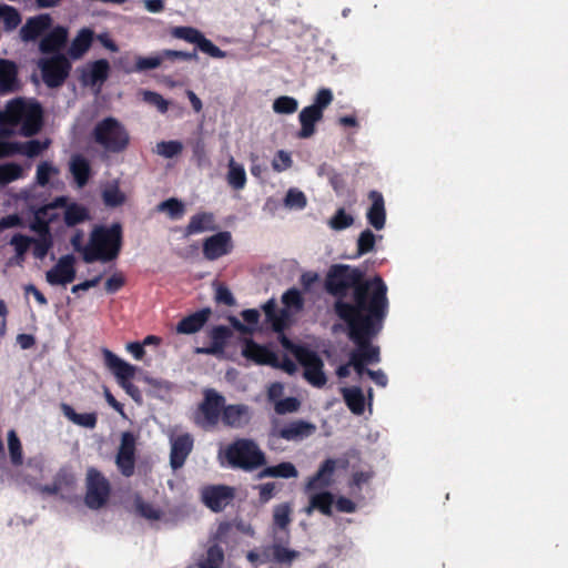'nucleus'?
I'll list each match as a JSON object with an SVG mask.
<instances>
[{
	"mask_svg": "<svg viewBox=\"0 0 568 568\" xmlns=\"http://www.w3.org/2000/svg\"><path fill=\"white\" fill-rule=\"evenodd\" d=\"M343 399L349 410L355 415H362L365 410V396L359 387H344L341 389Z\"/></svg>",
	"mask_w": 568,
	"mask_h": 568,
	"instance_id": "nucleus-32",
	"label": "nucleus"
},
{
	"mask_svg": "<svg viewBox=\"0 0 568 568\" xmlns=\"http://www.w3.org/2000/svg\"><path fill=\"white\" fill-rule=\"evenodd\" d=\"M310 495V506L306 509V513L310 515L313 509L320 510L324 515L332 514V505L334 503V497L328 491H312L307 493Z\"/></svg>",
	"mask_w": 568,
	"mask_h": 568,
	"instance_id": "nucleus-35",
	"label": "nucleus"
},
{
	"mask_svg": "<svg viewBox=\"0 0 568 568\" xmlns=\"http://www.w3.org/2000/svg\"><path fill=\"white\" fill-rule=\"evenodd\" d=\"M282 345L290 349L304 367V376L310 384L316 387L325 385L326 376L323 372V362L315 352L303 346L293 345L284 336L282 337Z\"/></svg>",
	"mask_w": 568,
	"mask_h": 568,
	"instance_id": "nucleus-7",
	"label": "nucleus"
},
{
	"mask_svg": "<svg viewBox=\"0 0 568 568\" xmlns=\"http://www.w3.org/2000/svg\"><path fill=\"white\" fill-rule=\"evenodd\" d=\"M8 446L11 462L20 465L22 463V447L14 430H10L8 434Z\"/></svg>",
	"mask_w": 568,
	"mask_h": 568,
	"instance_id": "nucleus-52",
	"label": "nucleus"
},
{
	"mask_svg": "<svg viewBox=\"0 0 568 568\" xmlns=\"http://www.w3.org/2000/svg\"><path fill=\"white\" fill-rule=\"evenodd\" d=\"M68 30L63 27L52 29L40 42L43 53L58 52L65 43Z\"/></svg>",
	"mask_w": 568,
	"mask_h": 568,
	"instance_id": "nucleus-30",
	"label": "nucleus"
},
{
	"mask_svg": "<svg viewBox=\"0 0 568 568\" xmlns=\"http://www.w3.org/2000/svg\"><path fill=\"white\" fill-rule=\"evenodd\" d=\"M10 245L14 250V263L22 265L26 261V255L30 248L34 247V237L23 235L21 233L14 234L10 240Z\"/></svg>",
	"mask_w": 568,
	"mask_h": 568,
	"instance_id": "nucleus-34",
	"label": "nucleus"
},
{
	"mask_svg": "<svg viewBox=\"0 0 568 568\" xmlns=\"http://www.w3.org/2000/svg\"><path fill=\"white\" fill-rule=\"evenodd\" d=\"M242 354L245 358L253 361L256 364H266L277 366V356L266 346L256 344L251 339H246L242 348Z\"/></svg>",
	"mask_w": 568,
	"mask_h": 568,
	"instance_id": "nucleus-20",
	"label": "nucleus"
},
{
	"mask_svg": "<svg viewBox=\"0 0 568 568\" xmlns=\"http://www.w3.org/2000/svg\"><path fill=\"white\" fill-rule=\"evenodd\" d=\"M211 339L212 344L220 345V348L223 351L225 341L229 336V328L225 326H216L211 331Z\"/></svg>",
	"mask_w": 568,
	"mask_h": 568,
	"instance_id": "nucleus-61",
	"label": "nucleus"
},
{
	"mask_svg": "<svg viewBox=\"0 0 568 568\" xmlns=\"http://www.w3.org/2000/svg\"><path fill=\"white\" fill-rule=\"evenodd\" d=\"M274 525L280 529H286L291 523V508L287 504L278 505L273 513Z\"/></svg>",
	"mask_w": 568,
	"mask_h": 568,
	"instance_id": "nucleus-49",
	"label": "nucleus"
},
{
	"mask_svg": "<svg viewBox=\"0 0 568 568\" xmlns=\"http://www.w3.org/2000/svg\"><path fill=\"white\" fill-rule=\"evenodd\" d=\"M374 245L375 235L373 232L369 230L362 232L357 241L358 254L363 255L371 252L374 248Z\"/></svg>",
	"mask_w": 568,
	"mask_h": 568,
	"instance_id": "nucleus-57",
	"label": "nucleus"
},
{
	"mask_svg": "<svg viewBox=\"0 0 568 568\" xmlns=\"http://www.w3.org/2000/svg\"><path fill=\"white\" fill-rule=\"evenodd\" d=\"M282 302L285 305V310L281 314L276 313V304L273 300L268 301L264 306V313L266 321L272 325L275 332H282L286 324L290 312H298L303 307V298L298 290H288L282 296Z\"/></svg>",
	"mask_w": 568,
	"mask_h": 568,
	"instance_id": "nucleus-8",
	"label": "nucleus"
},
{
	"mask_svg": "<svg viewBox=\"0 0 568 568\" xmlns=\"http://www.w3.org/2000/svg\"><path fill=\"white\" fill-rule=\"evenodd\" d=\"M221 463L233 468L253 470L266 463L263 450L252 439L241 438L225 446L219 453Z\"/></svg>",
	"mask_w": 568,
	"mask_h": 568,
	"instance_id": "nucleus-5",
	"label": "nucleus"
},
{
	"mask_svg": "<svg viewBox=\"0 0 568 568\" xmlns=\"http://www.w3.org/2000/svg\"><path fill=\"white\" fill-rule=\"evenodd\" d=\"M300 403L294 397H287L284 399L276 400L275 403V412L277 414H286V413H293L298 409Z\"/></svg>",
	"mask_w": 568,
	"mask_h": 568,
	"instance_id": "nucleus-59",
	"label": "nucleus"
},
{
	"mask_svg": "<svg viewBox=\"0 0 568 568\" xmlns=\"http://www.w3.org/2000/svg\"><path fill=\"white\" fill-rule=\"evenodd\" d=\"M75 257L71 254L61 256L58 262L45 273V280L50 285L70 284L75 278Z\"/></svg>",
	"mask_w": 568,
	"mask_h": 568,
	"instance_id": "nucleus-15",
	"label": "nucleus"
},
{
	"mask_svg": "<svg viewBox=\"0 0 568 568\" xmlns=\"http://www.w3.org/2000/svg\"><path fill=\"white\" fill-rule=\"evenodd\" d=\"M214 215L212 213H199L191 217L186 226V234H197L214 230Z\"/></svg>",
	"mask_w": 568,
	"mask_h": 568,
	"instance_id": "nucleus-37",
	"label": "nucleus"
},
{
	"mask_svg": "<svg viewBox=\"0 0 568 568\" xmlns=\"http://www.w3.org/2000/svg\"><path fill=\"white\" fill-rule=\"evenodd\" d=\"M323 118V113L312 106L304 108L300 115L301 131L298 132V136L302 139H307L315 133V124L321 121Z\"/></svg>",
	"mask_w": 568,
	"mask_h": 568,
	"instance_id": "nucleus-29",
	"label": "nucleus"
},
{
	"mask_svg": "<svg viewBox=\"0 0 568 568\" xmlns=\"http://www.w3.org/2000/svg\"><path fill=\"white\" fill-rule=\"evenodd\" d=\"M266 556H272L273 560L278 564L291 565L294 559L298 557V551L292 550L285 545L274 542L271 547L265 549Z\"/></svg>",
	"mask_w": 568,
	"mask_h": 568,
	"instance_id": "nucleus-40",
	"label": "nucleus"
},
{
	"mask_svg": "<svg viewBox=\"0 0 568 568\" xmlns=\"http://www.w3.org/2000/svg\"><path fill=\"white\" fill-rule=\"evenodd\" d=\"M141 94L146 103L154 105L160 112L165 113L168 111L169 102L159 93L144 90Z\"/></svg>",
	"mask_w": 568,
	"mask_h": 568,
	"instance_id": "nucleus-55",
	"label": "nucleus"
},
{
	"mask_svg": "<svg viewBox=\"0 0 568 568\" xmlns=\"http://www.w3.org/2000/svg\"><path fill=\"white\" fill-rule=\"evenodd\" d=\"M326 290L334 296L335 312L344 321L339 307L346 306L354 318L363 321L371 312H379L378 320H384L388 310L387 286L379 276L362 281V273L348 266H334L326 278Z\"/></svg>",
	"mask_w": 568,
	"mask_h": 568,
	"instance_id": "nucleus-1",
	"label": "nucleus"
},
{
	"mask_svg": "<svg viewBox=\"0 0 568 568\" xmlns=\"http://www.w3.org/2000/svg\"><path fill=\"white\" fill-rule=\"evenodd\" d=\"M41 125L42 109L34 100L16 98L0 110V139L16 133L31 136L40 131Z\"/></svg>",
	"mask_w": 568,
	"mask_h": 568,
	"instance_id": "nucleus-3",
	"label": "nucleus"
},
{
	"mask_svg": "<svg viewBox=\"0 0 568 568\" xmlns=\"http://www.w3.org/2000/svg\"><path fill=\"white\" fill-rule=\"evenodd\" d=\"M272 166L276 172H282L290 169L292 166V159L290 153L285 151H278L272 162Z\"/></svg>",
	"mask_w": 568,
	"mask_h": 568,
	"instance_id": "nucleus-60",
	"label": "nucleus"
},
{
	"mask_svg": "<svg viewBox=\"0 0 568 568\" xmlns=\"http://www.w3.org/2000/svg\"><path fill=\"white\" fill-rule=\"evenodd\" d=\"M60 170L50 161L39 163L36 173V181L40 186L53 185L58 179Z\"/></svg>",
	"mask_w": 568,
	"mask_h": 568,
	"instance_id": "nucleus-38",
	"label": "nucleus"
},
{
	"mask_svg": "<svg viewBox=\"0 0 568 568\" xmlns=\"http://www.w3.org/2000/svg\"><path fill=\"white\" fill-rule=\"evenodd\" d=\"M171 36L196 44L202 52L212 58L222 59L226 57L224 51L217 48L211 40L206 39L197 29L192 27H174L171 30Z\"/></svg>",
	"mask_w": 568,
	"mask_h": 568,
	"instance_id": "nucleus-11",
	"label": "nucleus"
},
{
	"mask_svg": "<svg viewBox=\"0 0 568 568\" xmlns=\"http://www.w3.org/2000/svg\"><path fill=\"white\" fill-rule=\"evenodd\" d=\"M102 355L106 367L113 373L119 385L134 402L141 404L142 394L140 389L131 382L134 378L138 368L134 365L123 361L106 348L102 351Z\"/></svg>",
	"mask_w": 568,
	"mask_h": 568,
	"instance_id": "nucleus-6",
	"label": "nucleus"
},
{
	"mask_svg": "<svg viewBox=\"0 0 568 568\" xmlns=\"http://www.w3.org/2000/svg\"><path fill=\"white\" fill-rule=\"evenodd\" d=\"M103 200L106 205L116 206L125 201V196L119 190L118 184H110L103 190Z\"/></svg>",
	"mask_w": 568,
	"mask_h": 568,
	"instance_id": "nucleus-53",
	"label": "nucleus"
},
{
	"mask_svg": "<svg viewBox=\"0 0 568 568\" xmlns=\"http://www.w3.org/2000/svg\"><path fill=\"white\" fill-rule=\"evenodd\" d=\"M315 430L316 426L314 424L304 420H295L276 430L274 435L286 440L296 442L310 437Z\"/></svg>",
	"mask_w": 568,
	"mask_h": 568,
	"instance_id": "nucleus-21",
	"label": "nucleus"
},
{
	"mask_svg": "<svg viewBox=\"0 0 568 568\" xmlns=\"http://www.w3.org/2000/svg\"><path fill=\"white\" fill-rule=\"evenodd\" d=\"M369 199L372 205L367 212L368 222L376 230H382L386 217L383 195L377 191H372Z\"/></svg>",
	"mask_w": 568,
	"mask_h": 568,
	"instance_id": "nucleus-28",
	"label": "nucleus"
},
{
	"mask_svg": "<svg viewBox=\"0 0 568 568\" xmlns=\"http://www.w3.org/2000/svg\"><path fill=\"white\" fill-rule=\"evenodd\" d=\"M61 410L70 422L78 426L92 429L97 425L98 417L95 413L79 414L68 404H62Z\"/></svg>",
	"mask_w": 568,
	"mask_h": 568,
	"instance_id": "nucleus-36",
	"label": "nucleus"
},
{
	"mask_svg": "<svg viewBox=\"0 0 568 568\" xmlns=\"http://www.w3.org/2000/svg\"><path fill=\"white\" fill-rule=\"evenodd\" d=\"M204 504L214 511L224 509L234 498V489L227 486H210L203 489Z\"/></svg>",
	"mask_w": 568,
	"mask_h": 568,
	"instance_id": "nucleus-19",
	"label": "nucleus"
},
{
	"mask_svg": "<svg viewBox=\"0 0 568 568\" xmlns=\"http://www.w3.org/2000/svg\"><path fill=\"white\" fill-rule=\"evenodd\" d=\"M0 20L7 30H13L20 24L21 17L13 7L3 4L0 6Z\"/></svg>",
	"mask_w": 568,
	"mask_h": 568,
	"instance_id": "nucleus-47",
	"label": "nucleus"
},
{
	"mask_svg": "<svg viewBox=\"0 0 568 568\" xmlns=\"http://www.w3.org/2000/svg\"><path fill=\"white\" fill-rule=\"evenodd\" d=\"M232 247L233 242L231 233L219 232L204 241L203 254L207 260L214 261L229 254L232 251Z\"/></svg>",
	"mask_w": 568,
	"mask_h": 568,
	"instance_id": "nucleus-17",
	"label": "nucleus"
},
{
	"mask_svg": "<svg viewBox=\"0 0 568 568\" xmlns=\"http://www.w3.org/2000/svg\"><path fill=\"white\" fill-rule=\"evenodd\" d=\"M109 493L108 480L98 470L89 469L87 475V505L90 508H100L106 501Z\"/></svg>",
	"mask_w": 568,
	"mask_h": 568,
	"instance_id": "nucleus-12",
	"label": "nucleus"
},
{
	"mask_svg": "<svg viewBox=\"0 0 568 568\" xmlns=\"http://www.w3.org/2000/svg\"><path fill=\"white\" fill-rule=\"evenodd\" d=\"M183 145L179 141H163L156 144V153L163 158L171 159L181 153Z\"/></svg>",
	"mask_w": 568,
	"mask_h": 568,
	"instance_id": "nucleus-51",
	"label": "nucleus"
},
{
	"mask_svg": "<svg viewBox=\"0 0 568 568\" xmlns=\"http://www.w3.org/2000/svg\"><path fill=\"white\" fill-rule=\"evenodd\" d=\"M298 103L294 98L280 97L273 103V110L281 114H292L297 110Z\"/></svg>",
	"mask_w": 568,
	"mask_h": 568,
	"instance_id": "nucleus-50",
	"label": "nucleus"
},
{
	"mask_svg": "<svg viewBox=\"0 0 568 568\" xmlns=\"http://www.w3.org/2000/svg\"><path fill=\"white\" fill-rule=\"evenodd\" d=\"M24 170L20 164L6 163L0 165V184H7L23 176Z\"/></svg>",
	"mask_w": 568,
	"mask_h": 568,
	"instance_id": "nucleus-46",
	"label": "nucleus"
},
{
	"mask_svg": "<svg viewBox=\"0 0 568 568\" xmlns=\"http://www.w3.org/2000/svg\"><path fill=\"white\" fill-rule=\"evenodd\" d=\"M124 276L121 273H115L105 282V290L109 293H115L124 285Z\"/></svg>",
	"mask_w": 568,
	"mask_h": 568,
	"instance_id": "nucleus-63",
	"label": "nucleus"
},
{
	"mask_svg": "<svg viewBox=\"0 0 568 568\" xmlns=\"http://www.w3.org/2000/svg\"><path fill=\"white\" fill-rule=\"evenodd\" d=\"M339 313L347 324L349 339L356 345L349 354L352 367L358 376L367 374L368 369H365V365L378 363L381 359L379 348L371 344V338L382 329L384 320H378L379 312H371L363 321L355 320L352 311L342 305Z\"/></svg>",
	"mask_w": 568,
	"mask_h": 568,
	"instance_id": "nucleus-2",
	"label": "nucleus"
},
{
	"mask_svg": "<svg viewBox=\"0 0 568 568\" xmlns=\"http://www.w3.org/2000/svg\"><path fill=\"white\" fill-rule=\"evenodd\" d=\"M109 70L110 65L106 60H98L89 64L82 73L83 83L92 87L98 85L100 88L106 80Z\"/></svg>",
	"mask_w": 568,
	"mask_h": 568,
	"instance_id": "nucleus-26",
	"label": "nucleus"
},
{
	"mask_svg": "<svg viewBox=\"0 0 568 568\" xmlns=\"http://www.w3.org/2000/svg\"><path fill=\"white\" fill-rule=\"evenodd\" d=\"M88 219V211L84 206L71 203L63 205V221L68 226L77 225Z\"/></svg>",
	"mask_w": 568,
	"mask_h": 568,
	"instance_id": "nucleus-43",
	"label": "nucleus"
},
{
	"mask_svg": "<svg viewBox=\"0 0 568 568\" xmlns=\"http://www.w3.org/2000/svg\"><path fill=\"white\" fill-rule=\"evenodd\" d=\"M251 412L245 405H230L223 408L222 420L226 426L241 428L248 424Z\"/></svg>",
	"mask_w": 568,
	"mask_h": 568,
	"instance_id": "nucleus-25",
	"label": "nucleus"
},
{
	"mask_svg": "<svg viewBox=\"0 0 568 568\" xmlns=\"http://www.w3.org/2000/svg\"><path fill=\"white\" fill-rule=\"evenodd\" d=\"M44 212H34V219L30 224L31 231L38 234L34 237L33 256L38 260H43L53 246V240L50 232V226L47 224Z\"/></svg>",
	"mask_w": 568,
	"mask_h": 568,
	"instance_id": "nucleus-13",
	"label": "nucleus"
},
{
	"mask_svg": "<svg viewBox=\"0 0 568 568\" xmlns=\"http://www.w3.org/2000/svg\"><path fill=\"white\" fill-rule=\"evenodd\" d=\"M51 27V18L49 14H40L31 18L22 27L20 33L24 41L34 40Z\"/></svg>",
	"mask_w": 568,
	"mask_h": 568,
	"instance_id": "nucleus-27",
	"label": "nucleus"
},
{
	"mask_svg": "<svg viewBox=\"0 0 568 568\" xmlns=\"http://www.w3.org/2000/svg\"><path fill=\"white\" fill-rule=\"evenodd\" d=\"M70 171L74 176L78 186H84L90 176V165L88 161L81 155L73 156L70 162Z\"/></svg>",
	"mask_w": 568,
	"mask_h": 568,
	"instance_id": "nucleus-41",
	"label": "nucleus"
},
{
	"mask_svg": "<svg viewBox=\"0 0 568 568\" xmlns=\"http://www.w3.org/2000/svg\"><path fill=\"white\" fill-rule=\"evenodd\" d=\"M223 560V550L219 546H212L209 548L206 558L203 562H211L222 567Z\"/></svg>",
	"mask_w": 568,
	"mask_h": 568,
	"instance_id": "nucleus-62",
	"label": "nucleus"
},
{
	"mask_svg": "<svg viewBox=\"0 0 568 568\" xmlns=\"http://www.w3.org/2000/svg\"><path fill=\"white\" fill-rule=\"evenodd\" d=\"M285 205L290 209H303L306 205V197L303 192L291 189L285 196Z\"/></svg>",
	"mask_w": 568,
	"mask_h": 568,
	"instance_id": "nucleus-56",
	"label": "nucleus"
},
{
	"mask_svg": "<svg viewBox=\"0 0 568 568\" xmlns=\"http://www.w3.org/2000/svg\"><path fill=\"white\" fill-rule=\"evenodd\" d=\"M224 398L214 390L205 393V399L200 406L196 423L202 427L214 426L223 414Z\"/></svg>",
	"mask_w": 568,
	"mask_h": 568,
	"instance_id": "nucleus-14",
	"label": "nucleus"
},
{
	"mask_svg": "<svg viewBox=\"0 0 568 568\" xmlns=\"http://www.w3.org/2000/svg\"><path fill=\"white\" fill-rule=\"evenodd\" d=\"M354 219L345 210L339 209L336 214L328 221V225L334 230H343L353 224Z\"/></svg>",
	"mask_w": 568,
	"mask_h": 568,
	"instance_id": "nucleus-54",
	"label": "nucleus"
},
{
	"mask_svg": "<svg viewBox=\"0 0 568 568\" xmlns=\"http://www.w3.org/2000/svg\"><path fill=\"white\" fill-rule=\"evenodd\" d=\"M171 454L170 463L173 469L183 466L186 457L193 448V438L187 433L171 432L170 435Z\"/></svg>",
	"mask_w": 568,
	"mask_h": 568,
	"instance_id": "nucleus-16",
	"label": "nucleus"
},
{
	"mask_svg": "<svg viewBox=\"0 0 568 568\" xmlns=\"http://www.w3.org/2000/svg\"><path fill=\"white\" fill-rule=\"evenodd\" d=\"M121 248V226L114 224L110 227H95L91 233L90 242L83 248V260L87 263L94 261L109 262L114 260Z\"/></svg>",
	"mask_w": 568,
	"mask_h": 568,
	"instance_id": "nucleus-4",
	"label": "nucleus"
},
{
	"mask_svg": "<svg viewBox=\"0 0 568 568\" xmlns=\"http://www.w3.org/2000/svg\"><path fill=\"white\" fill-rule=\"evenodd\" d=\"M210 311L202 310L184 317L176 326V332L180 334H193L199 332L206 321L209 320Z\"/></svg>",
	"mask_w": 568,
	"mask_h": 568,
	"instance_id": "nucleus-31",
	"label": "nucleus"
},
{
	"mask_svg": "<svg viewBox=\"0 0 568 568\" xmlns=\"http://www.w3.org/2000/svg\"><path fill=\"white\" fill-rule=\"evenodd\" d=\"M226 181L235 190H242L246 184V173L244 166L237 163L232 156L227 164Z\"/></svg>",
	"mask_w": 568,
	"mask_h": 568,
	"instance_id": "nucleus-39",
	"label": "nucleus"
},
{
	"mask_svg": "<svg viewBox=\"0 0 568 568\" xmlns=\"http://www.w3.org/2000/svg\"><path fill=\"white\" fill-rule=\"evenodd\" d=\"M216 300L225 305H233L234 298L230 290L224 285H217L215 292Z\"/></svg>",
	"mask_w": 568,
	"mask_h": 568,
	"instance_id": "nucleus-64",
	"label": "nucleus"
},
{
	"mask_svg": "<svg viewBox=\"0 0 568 568\" xmlns=\"http://www.w3.org/2000/svg\"><path fill=\"white\" fill-rule=\"evenodd\" d=\"M94 139L104 149L112 152H120L129 144L128 132L112 118L103 120L95 126Z\"/></svg>",
	"mask_w": 568,
	"mask_h": 568,
	"instance_id": "nucleus-9",
	"label": "nucleus"
},
{
	"mask_svg": "<svg viewBox=\"0 0 568 568\" xmlns=\"http://www.w3.org/2000/svg\"><path fill=\"white\" fill-rule=\"evenodd\" d=\"M333 101V93L329 89H321L315 97L312 108L320 110L322 113L326 106Z\"/></svg>",
	"mask_w": 568,
	"mask_h": 568,
	"instance_id": "nucleus-58",
	"label": "nucleus"
},
{
	"mask_svg": "<svg viewBox=\"0 0 568 568\" xmlns=\"http://www.w3.org/2000/svg\"><path fill=\"white\" fill-rule=\"evenodd\" d=\"M92 40L93 31L88 28L81 29L71 42L69 55L72 59H80L90 49Z\"/></svg>",
	"mask_w": 568,
	"mask_h": 568,
	"instance_id": "nucleus-33",
	"label": "nucleus"
},
{
	"mask_svg": "<svg viewBox=\"0 0 568 568\" xmlns=\"http://www.w3.org/2000/svg\"><path fill=\"white\" fill-rule=\"evenodd\" d=\"M39 68L42 72L43 81L49 87L60 85L69 74L70 63L62 54L41 59Z\"/></svg>",
	"mask_w": 568,
	"mask_h": 568,
	"instance_id": "nucleus-10",
	"label": "nucleus"
},
{
	"mask_svg": "<svg viewBox=\"0 0 568 568\" xmlns=\"http://www.w3.org/2000/svg\"><path fill=\"white\" fill-rule=\"evenodd\" d=\"M65 204V197H58L54 202L38 209V212L45 211V222L50 226L55 222L63 219V205Z\"/></svg>",
	"mask_w": 568,
	"mask_h": 568,
	"instance_id": "nucleus-45",
	"label": "nucleus"
},
{
	"mask_svg": "<svg viewBox=\"0 0 568 568\" xmlns=\"http://www.w3.org/2000/svg\"><path fill=\"white\" fill-rule=\"evenodd\" d=\"M18 88V67L14 62L0 59V95L11 93Z\"/></svg>",
	"mask_w": 568,
	"mask_h": 568,
	"instance_id": "nucleus-24",
	"label": "nucleus"
},
{
	"mask_svg": "<svg viewBox=\"0 0 568 568\" xmlns=\"http://www.w3.org/2000/svg\"><path fill=\"white\" fill-rule=\"evenodd\" d=\"M135 438L131 433H123L121 446L116 456V466L120 471L129 477L134 471Z\"/></svg>",
	"mask_w": 568,
	"mask_h": 568,
	"instance_id": "nucleus-18",
	"label": "nucleus"
},
{
	"mask_svg": "<svg viewBox=\"0 0 568 568\" xmlns=\"http://www.w3.org/2000/svg\"><path fill=\"white\" fill-rule=\"evenodd\" d=\"M0 145L3 148V152L0 156L13 154V153H20L29 158L37 156L41 154L44 150H47L50 145L49 140H31L24 143H13V144H2Z\"/></svg>",
	"mask_w": 568,
	"mask_h": 568,
	"instance_id": "nucleus-22",
	"label": "nucleus"
},
{
	"mask_svg": "<svg viewBox=\"0 0 568 568\" xmlns=\"http://www.w3.org/2000/svg\"><path fill=\"white\" fill-rule=\"evenodd\" d=\"M159 211L166 212L171 219H180L184 214V204L176 199H169L158 206Z\"/></svg>",
	"mask_w": 568,
	"mask_h": 568,
	"instance_id": "nucleus-48",
	"label": "nucleus"
},
{
	"mask_svg": "<svg viewBox=\"0 0 568 568\" xmlns=\"http://www.w3.org/2000/svg\"><path fill=\"white\" fill-rule=\"evenodd\" d=\"M335 467L336 462L334 459L325 460L318 471L308 479L305 491L312 493L328 487L332 483Z\"/></svg>",
	"mask_w": 568,
	"mask_h": 568,
	"instance_id": "nucleus-23",
	"label": "nucleus"
},
{
	"mask_svg": "<svg viewBox=\"0 0 568 568\" xmlns=\"http://www.w3.org/2000/svg\"><path fill=\"white\" fill-rule=\"evenodd\" d=\"M164 61L163 52H159L156 54H152L150 57H136L134 67H124V71L128 73L131 72H142L146 70H153L159 68Z\"/></svg>",
	"mask_w": 568,
	"mask_h": 568,
	"instance_id": "nucleus-42",
	"label": "nucleus"
},
{
	"mask_svg": "<svg viewBox=\"0 0 568 568\" xmlns=\"http://www.w3.org/2000/svg\"><path fill=\"white\" fill-rule=\"evenodd\" d=\"M298 473L295 466L292 463L284 462L275 466L265 467L260 477H281V478H292L297 477Z\"/></svg>",
	"mask_w": 568,
	"mask_h": 568,
	"instance_id": "nucleus-44",
	"label": "nucleus"
}]
</instances>
